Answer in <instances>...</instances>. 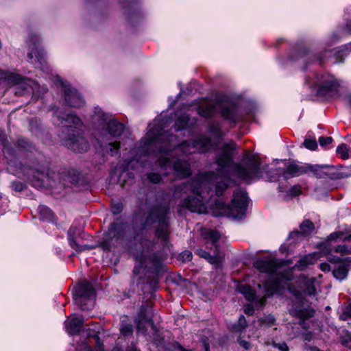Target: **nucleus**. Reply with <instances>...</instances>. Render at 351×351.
Here are the masks:
<instances>
[{
    "label": "nucleus",
    "mask_w": 351,
    "mask_h": 351,
    "mask_svg": "<svg viewBox=\"0 0 351 351\" xmlns=\"http://www.w3.org/2000/svg\"><path fill=\"white\" fill-rule=\"evenodd\" d=\"M123 228L121 226L113 223L108 230L104 238L105 245H110L114 239H119L122 235Z\"/></svg>",
    "instance_id": "obj_17"
},
{
    "label": "nucleus",
    "mask_w": 351,
    "mask_h": 351,
    "mask_svg": "<svg viewBox=\"0 0 351 351\" xmlns=\"http://www.w3.org/2000/svg\"><path fill=\"white\" fill-rule=\"evenodd\" d=\"M210 141L204 136H202L198 140L191 143H184L180 145L176 149V152H182L184 154H189L196 152H204L211 147Z\"/></svg>",
    "instance_id": "obj_12"
},
{
    "label": "nucleus",
    "mask_w": 351,
    "mask_h": 351,
    "mask_svg": "<svg viewBox=\"0 0 351 351\" xmlns=\"http://www.w3.org/2000/svg\"><path fill=\"white\" fill-rule=\"evenodd\" d=\"M329 261H331V262H332V261H334V262H335V261H337V260H335V259H334V260H332V259H331V258H329Z\"/></svg>",
    "instance_id": "obj_59"
},
{
    "label": "nucleus",
    "mask_w": 351,
    "mask_h": 351,
    "mask_svg": "<svg viewBox=\"0 0 351 351\" xmlns=\"http://www.w3.org/2000/svg\"><path fill=\"white\" fill-rule=\"evenodd\" d=\"M245 313L247 315H252L254 313V308L251 304H247L245 307Z\"/></svg>",
    "instance_id": "obj_51"
},
{
    "label": "nucleus",
    "mask_w": 351,
    "mask_h": 351,
    "mask_svg": "<svg viewBox=\"0 0 351 351\" xmlns=\"http://www.w3.org/2000/svg\"><path fill=\"white\" fill-rule=\"evenodd\" d=\"M189 191L191 192L194 197L189 196L187 198H184L182 202V206L187 208L191 212L205 213L206 211L205 202L207 199V197L202 195V193H204L205 190L201 186L199 180L195 178L189 183L178 186L176 189L175 193L178 196L180 192L187 193Z\"/></svg>",
    "instance_id": "obj_5"
},
{
    "label": "nucleus",
    "mask_w": 351,
    "mask_h": 351,
    "mask_svg": "<svg viewBox=\"0 0 351 351\" xmlns=\"http://www.w3.org/2000/svg\"><path fill=\"white\" fill-rule=\"evenodd\" d=\"M84 346L85 351H92L91 347L90 346H88L87 344H84Z\"/></svg>",
    "instance_id": "obj_56"
},
{
    "label": "nucleus",
    "mask_w": 351,
    "mask_h": 351,
    "mask_svg": "<svg viewBox=\"0 0 351 351\" xmlns=\"http://www.w3.org/2000/svg\"><path fill=\"white\" fill-rule=\"evenodd\" d=\"M122 210V205L120 203H118L117 204H114L112 206V212L113 214L117 215L119 214Z\"/></svg>",
    "instance_id": "obj_47"
},
{
    "label": "nucleus",
    "mask_w": 351,
    "mask_h": 351,
    "mask_svg": "<svg viewBox=\"0 0 351 351\" xmlns=\"http://www.w3.org/2000/svg\"><path fill=\"white\" fill-rule=\"evenodd\" d=\"M168 211L167 207H162L153 210L150 214V218H156L158 222L159 227L156 230V234L162 241L167 240L169 234L167 217Z\"/></svg>",
    "instance_id": "obj_10"
},
{
    "label": "nucleus",
    "mask_w": 351,
    "mask_h": 351,
    "mask_svg": "<svg viewBox=\"0 0 351 351\" xmlns=\"http://www.w3.org/2000/svg\"><path fill=\"white\" fill-rule=\"evenodd\" d=\"M238 291L242 293L246 300L251 301L255 298V293L248 285H241L237 288Z\"/></svg>",
    "instance_id": "obj_24"
},
{
    "label": "nucleus",
    "mask_w": 351,
    "mask_h": 351,
    "mask_svg": "<svg viewBox=\"0 0 351 351\" xmlns=\"http://www.w3.org/2000/svg\"><path fill=\"white\" fill-rule=\"evenodd\" d=\"M28 57H29L30 59L33 58V54H32V52H29V53H28Z\"/></svg>",
    "instance_id": "obj_58"
},
{
    "label": "nucleus",
    "mask_w": 351,
    "mask_h": 351,
    "mask_svg": "<svg viewBox=\"0 0 351 351\" xmlns=\"http://www.w3.org/2000/svg\"><path fill=\"white\" fill-rule=\"evenodd\" d=\"M209 132L215 137H221L223 135L218 124L212 123L208 128Z\"/></svg>",
    "instance_id": "obj_31"
},
{
    "label": "nucleus",
    "mask_w": 351,
    "mask_h": 351,
    "mask_svg": "<svg viewBox=\"0 0 351 351\" xmlns=\"http://www.w3.org/2000/svg\"><path fill=\"white\" fill-rule=\"evenodd\" d=\"M247 204V196L246 193L238 190L234 193L231 206L225 205L221 202L215 203L216 208L219 209L216 214L234 219H242L246 211Z\"/></svg>",
    "instance_id": "obj_8"
},
{
    "label": "nucleus",
    "mask_w": 351,
    "mask_h": 351,
    "mask_svg": "<svg viewBox=\"0 0 351 351\" xmlns=\"http://www.w3.org/2000/svg\"><path fill=\"white\" fill-rule=\"evenodd\" d=\"M94 119L99 121L102 127L106 128L105 129L102 128L97 138L101 147L112 156L116 155L119 152L120 143L117 141H112V138L118 137L123 133V125L116 120L111 119L101 111L95 115Z\"/></svg>",
    "instance_id": "obj_4"
},
{
    "label": "nucleus",
    "mask_w": 351,
    "mask_h": 351,
    "mask_svg": "<svg viewBox=\"0 0 351 351\" xmlns=\"http://www.w3.org/2000/svg\"><path fill=\"white\" fill-rule=\"evenodd\" d=\"M319 268L323 271H329L330 270V266L326 263H321L319 265Z\"/></svg>",
    "instance_id": "obj_49"
},
{
    "label": "nucleus",
    "mask_w": 351,
    "mask_h": 351,
    "mask_svg": "<svg viewBox=\"0 0 351 351\" xmlns=\"http://www.w3.org/2000/svg\"><path fill=\"white\" fill-rule=\"evenodd\" d=\"M133 327L130 324H122L120 328V331L122 335L125 336L130 335L132 333Z\"/></svg>",
    "instance_id": "obj_36"
},
{
    "label": "nucleus",
    "mask_w": 351,
    "mask_h": 351,
    "mask_svg": "<svg viewBox=\"0 0 351 351\" xmlns=\"http://www.w3.org/2000/svg\"><path fill=\"white\" fill-rule=\"evenodd\" d=\"M138 163V161H136L135 160H132L131 161L128 162L127 163V170H128L129 169H135L136 165H137Z\"/></svg>",
    "instance_id": "obj_48"
},
{
    "label": "nucleus",
    "mask_w": 351,
    "mask_h": 351,
    "mask_svg": "<svg viewBox=\"0 0 351 351\" xmlns=\"http://www.w3.org/2000/svg\"><path fill=\"white\" fill-rule=\"evenodd\" d=\"M100 329L101 326L99 324L93 325V328H88V335L95 339L97 341H99V335Z\"/></svg>",
    "instance_id": "obj_33"
},
{
    "label": "nucleus",
    "mask_w": 351,
    "mask_h": 351,
    "mask_svg": "<svg viewBox=\"0 0 351 351\" xmlns=\"http://www.w3.org/2000/svg\"><path fill=\"white\" fill-rule=\"evenodd\" d=\"M189 121V119L186 114H184L181 117H178L176 123V130L178 131L184 129L188 125Z\"/></svg>",
    "instance_id": "obj_30"
},
{
    "label": "nucleus",
    "mask_w": 351,
    "mask_h": 351,
    "mask_svg": "<svg viewBox=\"0 0 351 351\" xmlns=\"http://www.w3.org/2000/svg\"><path fill=\"white\" fill-rule=\"evenodd\" d=\"M305 340H308V341H310V339H308V338H305Z\"/></svg>",
    "instance_id": "obj_60"
},
{
    "label": "nucleus",
    "mask_w": 351,
    "mask_h": 351,
    "mask_svg": "<svg viewBox=\"0 0 351 351\" xmlns=\"http://www.w3.org/2000/svg\"><path fill=\"white\" fill-rule=\"evenodd\" d=\"M136 322L138 331L143 334L146 333L147 327H150L154 331L156 330V326L152 321V308L147 304L141 306Z\"/></svg>",
    "instance_id": "obj_11"
},
{
    "label": "nucleus",
    "mask_w": 351,
    "mask_h": 351,
    "mask_svg": "<svg viewBox=\"0 0 351 351\" xmlns=\"http://www.w3.org/2000/svg\"><path fill=\"white\" fill-rule=\"evenodd\" d=\"M290 313L293 315L299 317L302 319H308V317L313 316L314 311L313 309L298 310L296 308H292L290 309Z\"/></svg>",
    "instance_id": "obj_23"
},
{
    "label": "nucleus",
    "mask_w": 351,
    "mask_h": 351,
    "mask_svg": "<svg viewBox=\"0 0 351 351\" xmlns=\"http://www.w3.org/2000/svg\"><path fill=\"white\" fill-rule=\"evenodd\" d=\"M74 300L76 304L79 305L82 310L86 308L83 303L84 300H87L93 304V298L94 297V289L91 284L86 280L80 282L75 288Z\"/></svg>",
    "instance_id": "obj_9"
},
{
    "label": "nucleus",
    "mask_w": 351,
    "mask_h": 351,
    "mask_svg": "<svg viewBox=\"0 0 351 351\" xmlns=\"http://www.w3.org/2000/svg\"><path fill=\"white\" fill-rule=\"evenodd\" d=\"M337 152L342 159L346 160L349 158L348 148L344 143H342L337 147Z\"/></svg>",
    "instance_id": "obj_32"
},
{
    "label": "nucleus",
    "mask_w": 351,
    "mask_h": 351,
    "mask_svg": "<svg viewBox=\"0 0 351 351\" xmlns=\"http://www.w3.org/2000/svg\"><path fill=\"white\" fill-rule=\"evenodd\" d=\"M275 318L272 315L266 316L264 319L262 321L263 324H265L267 326H271L275 322Z\"/></svg>",
    "instance_id": "obj_43"
},
{
    "label": "nucleus",
    "mask_w": 351,
    "mask_h": 351,
    "mask_svg": "<svg viewBox=\"0 0 351 351\" xmlns=\"http://www.w3.org/2000/svg\"><path fill=\"white\" fill-rule=\"evenodd\" d=\"M221 116L228 120L235 121V108L232 105L223 106L221 110Z\"/></svg>",
    "instance_id": "obj_22"
},
{
    "label": "nucleus",
    "mask_w": 351,
    "mask_h": 351,
    "mask_svg": "<svg viewBox=\"0 0 351 351\" xmlns=\"http://www.w3.org/2000/svg\"><path fill=\"white\" fill-rule=\"evenodd\" d=\"M254 267L261 273L265 274V276L262 278H267L265 282L263 281L264 296L261 299V304L265 302L266 297L278 292L285 287L296 297L300 296L302 292L309 295H315L320 284L316 278L301 276L295 280L298 289L289 286L288 282L291 279L290 271L285 269L274 258L258 260L254 263Z\"/></svg>",
    "instance_id": "obj_1"
},
{
    "label": "nucleus",
    "mask_w": 351,
    "mask_h": 351,
    "mask_svg": "<svg viewBox=\"0 0 351 351\" xmlns=\"http://www.w3.org/2000/svg\"><path fill=\"white\" fill-rule=\"evenodd\" d=\"M315 84L317 87L318 95H326L329 92L334 90L339 85V83L333 76L322 75L317 77Z\"/></svg>",
    "instance_id": "obj_14"
},
{
    "label": "nucleus",
    "mask_w": 351,
    "mask_h": 351,
    "mask_svg": "<svg viewBox=\"0 0 351 351\" xmlns=\"http://www.w3.org/2000/svg\"><path fill=\"white\" fill-rule=\"evenodd\" d=\"M351 318V304L347 306H345L342 309V313L340 315V319L342 320H347Z\"/></svg>",
    "instance_id": "obj_34"
},
{
    "label": "nucleus",
    "mask_w": 351,
    "mask_h": 351,
    "mask_svg": "<svg viewBox=\"0 0 351 351\" xmlns=\"http://www.w3.org/2000/svg\"><path fill=\"white\" fill-rule=\"evenodd\" d=\"M328 238L329 241H348L351 239V233L348 235H346L343 232H335L331 233Z\"/></svg>",
    "instance_id": "obj_27"
},
{
    "label": "nucleus",
    "mask_w": 351,
    "mask_h": 351,
    "mask_svg": "<svg viewBox=\"0 0 351 351\" xmlns=\"http://www.w3.org/2000/svg\"><path fill=\"white\" fill-rule=\"evenodd\" d=\"M247 327V322L244 316H241L237 324L234 326V330L241 331Z\"/></svg>",
    "instance_id": "obj_35"
},
{
    "label": "nucleus",
    "mask_w": 351,
    "mask_h": 351,
    "mask_svg": "<svg viewBox=\"0 0 351 351\" xmlns=\"http://www.w3.org/2000/svg\"><path fill=\"white\" fill-rule=\"evenodd\" d=\"M341 343L348 348H351V335L346 333L341 337Z\"/></svg>",
    "instance_id": "obj_40"
},
{
    "label": "nucleus",
    "mask_w": 351,
    "mask_h": 351,
    "mask_svg": "<svg viewBox=\"0 0 351 351\" xmlns=\"http://www.w3.org/2000/svg\"><path fill=\"white\" fill-rule=\"evenodd\" d=\"M147 140L149 145L153 144L158 147L160 154L159 163L161 167H172L176 175L180 177H186L191 174L190 165L188 162L180 158L170 160L171 154L169 152L174 149L177 145L176 136L166 132L156 136L154 130L151 129L147 134Z\"/></svg>",
    "instance_id": "obj_3"
},
{
    "label": "nucleus",
    "mask_w": 351,
    "mask_h": 351,
    "mask_svg": "<svg viewBox=\"0 0 351 351\" xmlns=\"http://www.w3.org/2000/svg\"><path fill=\"white\" fill-rule=\"evenodd\" d=\"M77 229L75 227H71L69 230V241L71 247L77 251H82V247L77 243L75 241V235L76 234Z\"/></svg>",
    "instance_id": "obj_25"
},
{
    "label": "nucleus",
    "mask_w": 351,
    "mask_h": 351,
    "mask_svg": "<svg viewBox=\"0 0 351 351\" xmlns=\"http://www.w3.org/2000/svg\"><path fill=\"white\" fill-rule=\"evenodd\" d=\"M58 118L61 120V123L65 127V132L69 133L68 137L65 138L66 146L76 152L87 151L88 143L77 130L72 128L73 126L77 128L81 125L80 119L73 114L66 115V118L58 115Z\"/></svg>",
    "instance_id": "obj_6"
},
{
    "label": "nucleus",
    "mask_w": 351,
    "mask_h": 351,
    "mask_svg": "<svg viewBox=\"0 0 351 351\" xmlns=\"http://www.w3.org/2000/svg\"><path fill=\"white\" fill-rule=\"evenodd\" d=\"M301 193V189L300 186H293L288 191V195L290 197H295Z\"/></svg>",
    "instance_id": "obj_39"
},
{
    "label": "nucleus",
    "mask_w": 351,
    "mask_h": 351,
    "mask_svg": "<svg viewBox=\"0 0 351 351\" xmlns=\"http://www.w3.org/2000/svg\"><path fill=\"white\" fill-rule=\"evenodd\" d=\"M204 349H205V351H209V346L207 343H204Z\"/></svg>",
    "instance_id": "obj_57"
},
{
    "label": "nucleus",
    "mask_w": 351,
    "mask_h": 351,
    "mask_svg": "<svg viewBox=\"0 0 351 351\" xmlns=\"http://www.w3.org/2000/svg\"><path fill=\"white\" fill-rule=\"evenodd\" d=\"M305 167L306 173L308 172H312L315 177L321 178L326 175L325 172L324 171V169L326 168L327 166L318 165H311L306 164Z\"/></svg>",
    "instance_id": "obj_20"
},
{
    "label": "nucleus",
    "mask_w": 351,
    "mask_h": 351,
    "mask_svg": "<svg viewBox=\"0 0 351 351\" xmlns=\"http://www.w3.org/2000/svg\"><path fill=\"white\" fill-rule=\"evenodd\" d=\"M103 346L102 344L98 342L97 346H96V351H103Z\"/></svg>",
    "instance_id": "obj_55"
},
{
    "label": "nucleus",
    "mask_w": 351,
    "mask_h": 351,
    "mask_svg": "<svg viewBox=\"0 0 351 351\" xmlns=\"http://www.w3.org/2000/svg\"><path fill=\"white\" fill-rule=\"evenodd\" d=\"M36 58L38 59V61L42 65L43 62H45L44 57L43 53H38L37 55H36Z\"/></svg>",
    "instance_id": "obj_53"
},
{
    "label": "nucleus",
    "mask_w": 351,
    "mask_h": 351,
    "mask_svg": "<svg viewBox=\"0 0 351 351\" xmlns=\"http://www.w3.org/2000/svg\"><path fill=\"white\" fill-rule=\"evenodd\" d=\"M272 345L274 347L279 349L280 351H289V347L287 344L285 342L276 343L275 342H273Z\"/></svg>",
    "instance_id": "obj_44"
},
{
    "label": "nucleus",
    "mask_w": 351,
    "mask_h": 351,
    "mask_svg": "<svg viewBox=\"0 0 351 351\" xmlns=\"http://www.w3.org/2000/svg\"><path fill=\"white\" fill-rule=\"evenodd\" d=\"M300 232L304 234H308L314 230L313 223L309 220H304L300 225Z\"/></svg>",
    "instance_id": "obj_29"
},
{
    "label": "nucleus",
    "mask_w": 351,
    "mask_h": 351,
    "mask_svg": "<svg viewBox=\"0 0 351 351\" xmlns=\"http://www.w3.org/2000/svg\"><path fill=\"white\" fill-rule=\"evenodd\" d=\"M304 165H299L295 163H289L287 165L282 173V177L285 179H289L291 178L297 177L306 173V169Z\"/></svg>",
    "instance_id": "obj_15"
},
{
    "label": "nucleus",
    "mask_w": 351,
    "mask_h": 351,
    "mask_svg": "<svg viewBox=\"0 0 351 351\" xmlns=\"http://www.w3.org/2000/svg\"><path fill=\"white\" fill-rule=\"evenodd\" d=\"M261 286H262L261 285H260V284L258 285L259 288H261Z\"/></svg>",
    "instance_id": "obj_61"
},
{
    "label": "nucleus",
    "mask_w": 351,
    "mask_h": 351,
    "mask_svg": "<svg viewBox=\"0 0 351 351\" xmlns=\"http://www.w3.org/2000/svg\"><path fill=\"white\" fill-rule=\"evenodd\" d=\"M318 258V253H313L304 256L298 261L295 265L294 268L300 271L304 270L308 265L314 264L317 261Z\"/></svg>",
    "instance_id": "obj_18"
},
{
    "label": "nucleus",
    "mask_w": 351,
    "mask_h": 351,
    "mask_svg": "<svg viewBox=\"0 0 351 351\" xmlns=\"http://www.w3.org/2000/svg\"><path fill=\"white\" fill-rule=\"evenodd\" d=\"M12 188L16 191H21L25 189V184L21 182H14L12 184Z\"/></svg>",
    "instance_id": "obj_45"
},
{
    "label": "nucleus",
    "mask_w": 351,
    "mask_h": 351,
    "mask_svg": "<svg viewBox=\"0 0 351 351\" xmlns=\"http://www.w3.org/2000/svg\"><path fill=\"white\" fill-rule=\"evenodd\" d=\"M184 261H189L192 258V253L189 251H184L181 254Z\"/></svg>",
    "instance_id": "obj_46"
},
{
    "label": "nucleus",
    "mask_w": 351,
    "mask_h": 351,
    "mask_svg": "<svg viewBox=\"0 0 351 351\" xmlns=\"http://www.w3.org/2000/svg\"><path fill=\"white\" fill-rule=\"evenodd\" d=\"M332 141V138L330 136H321L319 138V143L321 146L325 147L327 145L331 143Z\"/></svg>",
    "instance_id": "obj_42"
},
{
    "label": "nucleus",
    "mask_w": 351,
    "mask_h": 351,
    "mask_svg": "<svg viewBox=\"0 0 351 351\" xmlns=\"http://www.w3.org/2000/svg\"><path fill=\"white\" fill-rule=\"evenodd\" d=\"M148 180L153 183H158L161 180V177L159 174L152 173L147 175Z\"/></svg>",
    "instance_id": "obj_41"
},
{
    "label": "nucleus",
    "mask_w": 351,
    "mask_h": 351,
    "mask_svg": "<svg viewBox=\"0 0 351 351\" xmlns=\"http://www.w3.org/2000/svg\"><path fill=\"white\" fill-rule=\"evenodd\" d=\"M25 84H27L30 87L34 95H40V94H43L47 90V88H41L37 82L32 80H28L27 82H25Z\"/></svg>",
    "instance_id": "obj_26"
},
{
    "label": "nucleus",
    "mask_w": 351,
    "mask_h": 351,
    "mask_svg": "<svg viewBox=\"0 0 351 351\" xmlns=\"http://www.w3.org/2000/svg\"><path fill=\"white\" fill-rule=\"evenodd\" d=\"M215 107L212 103H206L198 108V113L204 117H209L214 114Z\"/></svg>",
    "instance_id": "obj_21"
},
{
    "label": "nucleus",
    "mask_w": 351,
    "mask_h": 351,
    "mask_svg": "<svg viewBox=\"0 0 351 351\" xmlns=\"http://www.w3.org/2000/svg\"><path fill=\"white\" fill-rule=\"evenodd\" d=\"M62 92L65 103L67 106L73 108H80L84 106V101L77 91L71 88L69 85L61 82Z\"/></svg>",
    "instance_id": "obj_13"
},
{
    "label": "nucleus",
    "mask_w": 351,
    "mask_h": 351,
    "mask_svg": "<svg viewBox=\"0 0 351 351\" xmlns=\"http://www.w3.org/2000/svg\"><path fill=\"white\" fill-rule=\"evenodd\" d=\"M235 144L230 141L223 145L217 157L216 163L219 165L217 173L213 172L206 173L196 178L199 180L201 186L204 190L210 189V185L215 184V194L220 196L228 187L230 180L228 178L230 168L234 170L235 174L245 180H250L261 177V170L258 161L250 162L245 167L239 165H233L232 162V153L235 148Z\"/></svg>",
    "instance_id": "obj_2"
},
{
    "label": "nucleus",
    "mask_w": 351,
    "mask_h": 351,
    "mask_svg": "<svg viewBox=\"0 0 351 351\" xmlns=\"http://www.w3.org/2000/svg\"><path fill=\"white\" fill-rule=\"evenodd\" d=\"M202 237L206 240V248L213 250V254L211 255L209 252L202 250L197 249L196 254L200 257L206 259L209 263L215 265L216 267H219L223 260V256L219 252L217 242L220 239V234L216 230L203 228L201 230Z\"/></svg>",
    "instance_id": "obj_7"
},
{
    "label": "nucleus",
    "mask_w": 351,
    "mask_h": 351,
    "mask_svg": "<svg viewBox=\"0 0 351 351\" xmlns=\"http://www.w3.org/2000/svg\"><path fill=\"white\" fill-rule=\"evenodd\" d=\"M348 270L349 267H347L346 264L340 263L339 265L335 267L332 270V275L337 280H342L347 277Z\"/></svg>",
    "instance_id": "obj_19"
},
{
    "label": "nucleus",
    "mask_w": 351,
    "mask_h": 351,
    "mask_svg": "<svg viewBox=\"0 0 351 351\" xmlns=\"http://www.w3.org/2000/svg\"><path fill=\"white\" fill-rule=\"evenodd\" d=\"M64 324L66 331L71 335H75L80 332L83 324V319L74 314L68 318Z\"/></svg>",
    "instance_id": "obj_16"
},
{
    "label": "nucleus",
    "mask_w": 351,
    "mask_h": 351,
    "mask_svg": "<svg viewBox=\"0 0 351 351\" xmlns=\"http://www.w3.org/2000/svg\"><path fill=\"white\" fill-rule=\"evenodd\" d=\"M335 252L337 253H339L342 255L344 254H351V247H348L345 245H338L335 247Z\"/></svg>",
    "instance_id": "obj_37"
},
{
    "label": "nucleus",
    "mask_w": 351,
    "mask_h": 351,
    "mask_svg": "<svg viewBox=\"0 0 351 351\" xmlns=\"http://www.w3.org/2000/svg\"><path fill=\"white\" fill-rule=\"evenodd\" d=\"M12 77L13 80H12V82L16 84H21L24 80V79L19 75H12Z\"/></svg>",
    "instance_id": "obj_50"
},
{
    "label": "nucleus",
    "mask_w": 351,
    "mask_h": 351,
    "mask_svg": "<svg viewBox=\"0 0 351 351\" xmlns=\"http://www.w3.org/2000/svg\"><path fill=\"white\" fill-rule=\"evenodd\" d=\"M304 145L306 148L311 150H315L317 147V143L315 139H306L304 141Z\"/></svg>",
    "instance_id": "obj_38"
},
{
    "label": "nucleus",
    "mask_w": 351,
    "mask_h": 351,
    "mask_svg": "<svg viewBox=\"0 0 351 351\" xmlns=\"http://www.w3.org/2000/svg\"><path fill=\"white\" fill-rule=\"evenodd\" d=\"M350 104H351V101H350Z\"/></svg>",
    "instance_id": "obj_62"
},
{
    "label": "nucleus",
    "mask_w": 351,
    "mask_h": 351,
    "mask_svg": "<svg viewBox=\"0 0 351 351\" xmlns=\"http://www.w3.org/2000/svg\"><path fill=\"white\" fill-rule=\"evenodd\" d=\"M38 211L41 219L43 220H50L53 217L51 210L46 206H39Z\"/></svg>",
    "instance_id": "obj_28"
},
{
    "label": "nucleus",
    "mask_w": 351,
    "mask_h": 351,
    "mask_svg": "<svg viewBox=\"0 0 351 351\" xmlns=\"http://www.w3.org/2000/svg\"><path fill=\"white\" fill-rule=\"evenodd\" d=\"M342 264H346L347 267L351 265V258H347L341 262Z\"/></svg>",
    "instance_id": "obj_54"
},
{
    "label": "nucleus",
    "mask_w": 351,
    "mask_h": 351,
    "mask_svg": "<svg viewBox=\"0 0 351 351\" xmlns=\"http://www.w3.org/2000/svg\"><path fill=\"white\" fill-rule=\"evenodd\" d=\"M239 344L245 349H248L250 346V343L244 340H239Z\"/></svg>",
    "instance_id": "obj_52"
}]
</instances>
